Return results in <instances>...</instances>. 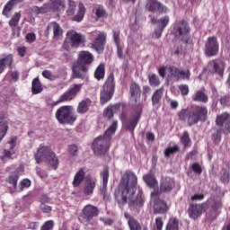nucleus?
I'll use <instances>...</instances> for the list:
<instances>
[{
  "label": "nucleus",
  "instance_id": "f257e3e1",
  "mask_svg": "<svg viewBox=\"0 0 230 230\" xmlns=\"http://www.w3.org/2000/svg\"><path fill=\"white\" fill-rule=\"evenodd\" d=\"M137 176L134 172L127 171L119 181L114 197L118 204L123 206L128 202L130 209L139 213L145 206V195H143V190H137Z\"/></svg>",
  "mask_w": 230,
  "mask_h": 230
},
{
  "label": "nucleus",
  "instance_id": "f03ea898",
  "mask_svg": "<svg viewBox=\"0 0 230 230\" xmlns=\"http://www.w3.org/2000/svg\"><path fill=\"white\" fill-rule=\"evenodd\" d=\"M118 128V121H113L108 129L104 132L102 136L97 137L93 145L92 148L95 155H106V162L111 161V156L109 155V146H111V139H112V134L116 132Z\"/></svg>",
  "mask_w": 230,
  "mask_h": 230
},
{
  "label": "nucleus",
  "instance_id": "7ed1b4c3",
  "mask_svg": "<svg viewBox=\"0 0 230 230\" xmlns=\"http://www.w3.org/2000/svg\"><path fill=\"white\" fill-rule=\"evenodd\" d=\"M179 119L184 121L187 119L188 125H197L199 121H206L208 119V108L206 106L194 105L192 110L182 109L178 112Z\"/></svg>",
  "mask_w": 230,
  "mask_h": 230
},
{
  "label": "nucleus",
  "instance_id": "20e7f679",
  "mask_svg": "<svg viewBox=\"0 0 230 230\" xmlns=\"http://www.w3.org/2000/svg\"><path fill=\"white\" fill-rule=\"evenodd\" d=\"M94 61V56L89 51L79 52L77 62L73 65L72 71L74 78H80L85 80L87 78V71H89V66Z\"/></svg>",
  "mask_w": 230,
  "mask_h": 230
},
{
  "label": "nucleus",
  "instance_id": "39448f33",
  "mask_svg": "<svg viewBox=\"0 0 230 230\" xmlns=\"http://www.w3.org/2000/svg\"><path fill=\"white\" fill-rule=\"evenodd\" d=\"M35 159L38 164H40V163L44 162L47 163L49 166H51L53 170H57V168H58V158L49 147H40L35 154Z\"/></svg>",
  "mask_w": 230,
  "mask_h": 230
},
{
  "label": "nucleus",
  "instance_id": "423d86ee",
  "mask_svg": "<svg viewBox=\"0 0 230 230\" xmlns=\"http://www.w3.org/2000/svg\"><path fill=\"white\" fill-rule=\"evenodd\" d=\"M190 31V25L188 24V22L184 20L176 22L172 30L174 37L180 39L183 44H191V36Z\"/></svg>",
  "mask_w": 230,
  "mask_h": 230
},
{
  "label": "nucleus",
  "instance_id": "0eeeda50",
  "mask_svg": "<svg viewBox=\"0 0 230 230\" xmlns=\"http://www.w3.org/2000/svg\"><path fill=\"white\" fill-rule=\"evenodd\" d=\"M85 43V37L75 31H68L63 43V48L66 51H71V48H80Z\"/></svg>",
  "mask_w": 230,
  "mask_h": 230
},
{
  "label": "nucleus",
  "instance_id": "6e6552de",
  "mask_svg": "<svg viewBox=\"0 0 230 230\" xmlns=\"http://www.w3.org/2000/svg\"><path fill=\"white\" fill-rule=\"evenodd\" d=\"M115 87L116 83L114 82V74L111 73L104 85L102 86V91L101 92V103L102 105L107 103V102H111L112 96H114Z\"/></svg>",
  "mask_w": 230,
  "mask_h": 230
},
{
  "label": "nucleus",
  "instance_id": "1a4fd4ad",
  "mask_svg": "<svg viewBox=\"0 0 230 230\" xmlns=\"http://www.w3.org/2000/svg\"><path fill=\"white\" fill-rule=\"evenodd\" d=\"M56 119L62 125L73 124L76 121V117L73 114V107L71 106H62L58 109L56 112Z\"/></svg>",
  "mask_w": 230,
  "mask_h": 230
},
{
  "label": "nucleus",
  "instance_id": "9d476101",
  "mask_svg": "<svg viewBox=\"0 0 230 230\" xmlns=\"http://www.w3.org/2000/svg\"><path fill=\"white\" fill-rule=\"evenodd\" d=\"M159 195H161L159 190H155L151 193V202H153L154 213H166V211H168V205H166V202L159 199Z\"/></svg>",
  "mask_w": 230,
  "mask_h": 230
},
{
  "label": "nucleus",
  "instance_id": "9b49d317",
  "mask_svg": "<svg viewBox=\"0 0 230 230\" xmlns=\"http://www.w3.org/2000/svg\"><path fill=\"white\" fill-rule=\"evenodd\" d=\"M209 206V210L207 214V217L210 222L216 220L218 215L220 214L219 209H222V201L220 199H211L208 201Z\"/></svg>",
  "mask_w": 230,
  "mask_h": 230
},
{
  "label": "nucleus",
  "instance_id": "f8f14e48",
  "mask_svg": "<svg viewBox=\"0 0 230 230\" xmlns=\"http://www.w3.org/2000/svg\"><path fill=\"white\" fill-rule=\"evenodd\" d=\"M82 87H84L82 84H72L70 88L60 96L58 102H71V100L76 98V94L82 91Z\"/></svg>",
  "mask_w": 230,
  "mask_h": 230
},
{
  "label": "nucleus",
  "instance_id": "ddd939ff",
  "mask_svg": "<svg viewBox=\"0 0 230 230\" xmlns=\"http://www.w3.org/2000/svg\"><path fill=\"white\" fill-rule=\"evenodd\" d=\"M218 53V41L216 37H209L205 43V55L215 57Z\"/></svg>",
  "mask_w": 230,
  "mask_h": 230
},
{
  "label": "nucleus",
  "instance_id": "4468645a",
  "mask_svg": "<svg viewBox=\"0 0 230 230\" xmlns=\"http://www.w3.org/2000/svg\"><path fill=\"white\" fill-rule=\"evenodd\" d=\"M205 208H208V203L201 204H190L188 208V215L192 220H197L202 213H204Z\"/></svg>",
  "mask_w": 230,
  "mask_h": 230
},
{
  "label": "nucleus",
  "instance_id": "2eb2a0df",
  "mask_svg": "<svg viewBox=\"0 0 230 230\" xmlns=\"http://www.w3.org/2000/svg\"><path fill=\"white\" fill-rule=\"evenodd\" d=\"M216 124L217 127L223 128L224 134H230V115L227 112H224L217 116Z\"/></svg>",
  "mask_w": 230,
  "mask_h": 230
},
{
  "label": "nucleus",
  "instance_id": "dca6fc26",
  "mask_svg": "<svg viewBox=\"0 0 230 230\" xmlns=\"http://www.w3.org/2000/svg\"><path fill=\"white\" fill-rule=\"evenodd\" d=\"M146 10H147V12H152L153 13L155 12H159V13H166V12H168V8L157 0H146Z\"/></svg>",
  "mask_w": 230,
  "mask_h": 230
},
{
  "label": "nucleus",
  "instance_id": "f3484780",
  "mask_svg": "<svg viewBox=\"0 0 230 230\" xmlns=\"http://www.w3.org/2000/svg\"><path fill=\"white\" fill-rule=\"evenodd\" d=\"M130 93V102L132 105H137V107H141V104L138 103L139 98H141V86L137 84V83L131 84L129 87Z\"/></svg>",
  "mask_w": 230,
  "mask_h": 230
},
{
  "label": "nucleus",
  "instance_id": "a211bd4d",
  "mask_svg": "<svg viewBox=\"0 0 230 230\" xmlns=\"http://www.w3.org/2000/svg\"><path fill=\"white\" fill-rule=\"evenodd\" d=\"M143 111L139 109L138 111H136L135 115L132 116L131 119H129L125 124L124 127L126 130H128L131 132V134H134V128L137 127V123H139V119H141V114Z\"/></svg>",
  "mask_w": 230,
  "mask_h": 230
},
{
  "label": "nucleus",
  "instance_id": "6ab92c4d",
  "mask_svg": "<svg viewBox=\"0 0 230 230\" xmlns=\"http://www.w3.org/2000/svg\"><path fill=\"white\" fill-rule=\"evenodd\" d=\"M175 188V180L171 177H164L160 181V192L170 193Z\"/></svg>",
  "mask_w": 230,
  "mask_h": 230
},
{
  "label": "nucleus",
  "instance_id": "aec40b11",
  "mask_svg": "<svg viewBox=\"0 0 230 230\" xmlns=\"http://www.w3.org/2000/svg\"><path fill=\"white\" fill-rule=\"evenodd\" d=\"M49 30H53V39H59L64 33V30H62V27L57 22H51L48 24L45 31L46 37H49Z\"/></svg>",
  "mask_w": 230,
  "mask_h": 230
},
{
  "label": "nucleus",
  "instance_id": "412c9836",
  "mask_svg": "<svg viewBox=\"0 0 230 230\" xmlns=\"http://www.w3.org/2000/svg\"><path fill=\"white\" fill-rule=\"evenodd\" d=\"M107 41V33L100 32L95 39L94 42L92 44V48L101 53L103 51V48L105 46V42Z\"/></svg>",
  "mask_w": 230,
  "mask_h": 230
},
{
  "label": "nucleus",
  "instance_id": "4be33fe9",
  "mask_svg": "<svg viewBox=\"0 0 230 230\" xmlns=\"http://www.w3.org/2000/svg\"><path fill=\"white\" fill-rule=\"evenodd\" d=\"M98 208L93 206V205H86L83 208V215L84 218H85L86 222H91L94 217H98Z\"/></svg>",
  "mask_w": 230,
  "mask_h": 230
},
{
  "label": "nucleus",
  "instance_id": "5701e85b",
  "mask_svg": "<svg viewBox=\"0 0 230 230\" xmlns=\"http://www.w3.org/2000/svg\"><path fill=\"white\" fill-rule=\"evenodd\" d=\"M101 176L102 179V193H106V200H109L111 199V194L107 191V184L109 183V167L105 166L101 172Z\"/></svg>",
  "mask_w": 230,
  "mask_h": 230
},
{
  "label": "nucleus",
  "instance_id": "b1692460",
  "mask_svg": "<svg viewBox=\"0 0 230 230\" xmlns=\"http://www.w3.org/2000/svg\"><path fill=\"white\" fill-rule=\"evenodd\" d=\"M193 102H199V103H208L209 101V97L206 94V89L201 88L200 90L196 91V93L192 95Z\"/></svg>",
  "mask_w": 230,
  "mask_h": 230
},
{
  "label": "nucleus",
  "instance_id": "393cba45",
  "mask_svg": "<svg viewBox=\"0 0 230 230\" xmlns=\"http://www.w3.org/2000/svg\"><path fill=\"white\" fill-rule=\"evenodd\" d=\"M151 18V23L156 24L157 28H160L162 30H164L166 26H168V22H170V16L166 15L160 19H156L155 17H153L152 15H149Z\"/></svg>",
  "mask_w": 230,
  "mask_h": 230
},
{
  "label": "nucleus",
  "instance_id": "a878e982",
  "mask_svg": "<svg viewBox=\"0 0 230 230\" xmlns=\"http://www.w3.org/2000/svg\"><path fill=\"white\" fill-rule=\"evenodd\" d=\"M47 6H49V12H58L60 8H66V1L50 0L49 3H47Z\"/></svg>",
  "mask_w": 230,
  "mask_h": 230
},
{
  "label": "nucleus",
  "instance_id": "bb28decb",
  "mask_svg": "<svg viewBox=\"0 0 230 230\" xmlns=\"http://www.w3.org/2000/svg\"><path fill=\"white\" fill-rule=\"evenodd\" d=\"M91 103H93V102H91V99L89 98L81 101L77 106L78 114H85L89 112V107H91Z\"/></svg>",
  "mask_w": 230,
  "mask_h": 230
},
{
  "label": "nucleus",
  "instance_id": "cd10ccee",
  "mask_svg": "<svg viewBox=\"0 0 230 230\" xmlns=\"http://www.w3.org/2000/svg\"><path fill=\"white\" fill-rule=\"evenodd\" d=\"M226 69V64L224 62H213V68L212 71L216 75H218L220 78L224 77V71Z\"/></svg>",
  "mask_w": 230,
  "mask_h": 230
},
{
  "label": "nucleus",
  "instance_id": "c85d7f7f",
  "mask_svg": "<svg viewBox=\"0 0 230 230\" xmlns=\"http://www.w3.org/2000/svg\"><path fill=\"white\" fill-rule=\"evenodd\" d=\"M96 187V182L94 180L91 178H87L84 184V193L85 195H93V192L94 191V188Z\"/></svg>",
  "mask_w": 230,
  "mask_h": 230
},
{
  "label": "nucleus",
  "instance_id": "c756f323",
  "mask_svg": "<svg viewBox=\"0 0 230 230\" xmlns=\"http://www.w3.org/2000/svg\"><path fill=\"white\" fill-rule=\"evenodd\" d=\"M144 181L149 188H155L157 186V180L154 173L149 172L143 177Z\"/></svg>",
  "mask_w": 230,
  "mask_h": 230
},
{
  "label": "nucleus",
  "instance_id": "7c9ffc66",
  "mask_svg": "<svg viewBox=\"0 0 230 230\" xmlns=\"http://www.w3.org/2000/svg\"><path fill=\"white\" fill-rule=\"evenodd\" d=\"M21 21V13H15L12 19L9 21V26L12 28V35L15 37V27L19 25Z\"/></svg>",
  "mask_w": 230,
  "mask_h": 230
},
{
  "label": "nucleus",
  "instance_id": "2f4dec72",
  "mask_svg": "<svg viewBox=\"0 0 230 230\" xmlns=\"http://www.w3.org/2000/svg\"><path fill=\"white\" fill-rule=\"evenodd\" d=\"M121 107V104L117 103L115 105L109 106L106 110H104L103 116L108 119H111L114 116L115 111H118Z\"/></svg>",
  "mask_w": 230,
  "mask_h": 230
},
{
  "label": "nucleus",
  "instance_id": "473e14b6",
  "mask_svg": "<svg viewBox=\"0 0 230 230\" xmlns=\"http://www.w3.org/2000/svg\"><path fill=\"white\" fill-rule=\"evenodd\" d=\"M85 179V172H84V169H80L76 174L75 175L73 184L75 187L80 186L82 184V181Z\"/></svg>",
  "mask_w": 230,
  "mask_h": 230
},
{
  "label": "nucleus",
  "instance_id": "72a5a7b5",
  "mask_svg": "<svg viewBox=\"0 0 230 230\" xmlns=\"http://www.w3.org/2000/svg\"><path fill=\"white\" fill-rule=\"evenodd\" d=\"M13 62V58L12 55H9L2 59H0V75L4 71V67L6 66H12V63Z\"/></svg>",
  "mask_w": 230,
  "mask_h": 230
},
{
  "label": "nucleus",
  "instance_id": "f704fd0d",
  "mask_svg": "<svg viewBox=\"0 0 230 230\" xmlns=\"http://www.w3.org/2000/svg\"><path fill=\"white\" fill-rule=\"evenodd\" d=\"M163 91H164V89L160 88L154 92L153 96H152V104L153 105H158V103H160L161 99L163 98Z\"/></svg>",
  "mask_w": 230,
  "mask_h": 230
},
{
  "label": "nucleus",
  "instance_id": "c9c22d12",
  "mask_svg": "<svg viewBox=\"0 0 230 230\" xmlns=\"http://www.w3.org/2000/svg\"><path fill=\"white\" fill-rule=\"evenodd\" d=\"M41 91H42V84H40V80H39V77H36L32 81V85H31L32 94H40Z\"/></svg>",
  "mask_w": 230,
  "mask_h": 230
},
{
  "label": "nucleus",
  "instance_id": "e433bc0d",
  "mask_svg": "<svg viewBox=\"0 0 230 230\" xmlns=\"http://www.w3.org/2000/svg\"><path fill=\"white\" fill-rule=\"evenodd\" d=\"M78 8V13L73 17V21H76V22H80L84 19V15H85V6H84V4L80 3Z\"/></svg>",
  "mask_w": 230,
  "mask_h": 230
},
{
  "label": "nucleus",
  "instance_id": "4c0bfd02",
  "mask_svg": "<svg viewBox=\"0 0 230 230\" xmlns=\"http://www.w3.org/2000/svg\"><path fill=\"white\" fill-rule=\"evenodd\" d=\"M214 133H212V141L216 144L218 145L220 141L222 140V128L218 129L217 128H214Z\"/></svg>",
  "mask_w": 230,
  "mask_h": 230
},
{
  "label": "nucleus",
  "instance_id": "58836bf2",
  "mask_svg": "<svg viewBox=\"0 0 230 230\" xmlns=\"http://www.w3.org/2000/svg\"><path fill=\"white\" fill-rule=\"evenodd\" d=\"M166 230H179V220L175 217H172L169 220Z\"/></svg>",
  "mask_w": 230,
  "mask_h": 230
},
{
  "label": "nucleus",
  "instance_id": "ea45409f",
  "mask_svg": "<svg viewBox=\"0 0 230 230\" xmlns=\"http://www.w3.org/2000/svg\"><path fill=\"white\" fill-rule=\"evenodd\" d=\"M148 81H149V84L152 87H157V85L161 84V80H159V77L155 74H150L148 75Z\"/></svg>",
  "mask_w": 230,
  "mask_h": 230
},
{
  "label": "nucleus",
  "instance_id": "a19ab883",
  "mask_svg": "<svg viewBox=\"0 0 230 230\" xmlns=\"http://www.w3.org/2000/svg\"><path fill=\"white\" fill-rule=\"evenodd\" d=\"M32 12L39 15L40 13H48L49 12V7L48 6V4H44L43 6H33Z\"/></svg>",
  "mask_w": 230,
  "mask_h": 230
},
{
  "label": "nucleus",
  "instance_id": "79ce46f5",
  "mask_svg": "<svg viewBox=\"0 0 230 230\" xmlns=\"http://www.w3.org/2000/svg\"><path fill=\"white\" fill-rule=\"evenodd\" d=\"M6 132H8V122L1 121L0 122V143L3 141L4 136H6Z\"/></svg>",
  "mask_w": 230,
  "mask_h": 230
},
{
  "label": "nucleus",
  "instance_id": "37998d69",
  "mask_svg": "<svg viewBox=\"0 0 230 230\" xmlns=\"http://www.w3.org/2000/svg\"><path fill=\"white\" fill-rule=\"evenodd\" d=\"M94 76L97 80H102L105 76V66L100 65L95 70Z\"/></svg>",
  "mask_w": 230,
  "mask_h": 230
},
{
  "label": "nucleus",
  "instance_id": "c03bdc74",
  "mask_svg": "<svg viewBox=\"0 0 230 230\" xmlns=\"http://www.w3.org/2000/svg\"><path fill=\"white\" fill-rule=\"evenodd\" d=\"M13 1H9L5 6L4 7V10H3V15H4L5 17H10V11L11 10H13Z\"/></svg>",
  "mask_w": 230,
  "mask_h": 230
},
{
  "label": "nucleus",
  "instance_id": "a18cd8bd",
  "mask_svg": "<svg viewBox=\"0 0 230 230\" xmlns=\"http://www.w3.org/2000/svg\"><path fill=\"white\" fill-rule=\"evenodd\" d=\"M190 76H191L190 70H180L177 80H190Z\"/></svg>",
  "mask_w": 230,
  "mask_h": 230
},
{
  "label": "nucleus",
  "instance_id": "49530a36",
  "mask_svg": "<svg viewBox=\"0 0 230 230\" xmlns=\"http://www.w3.org/2000/svg\"><path fill=\"white\" fill-rule=\"evenodd\" d=\"M68 154L71 157H78V146L75 144L68 146Z\"/></svg>",
  "mask_w": 230,
  "mask_h": 230
},
{
  "label": "nucleus",
  "instance_id": "de8ad7c7",
  "mask_svg": "<svg viewBox=\"0 0 230 230\" xmlns=\"http://www.w3.org/2000/svg\"><path fill=\"white\" fill-rule=\"evenodd\" d=\"M75 10H76V3H75V1L69 0L66 14L67 15H75Z\"/></svg>",
  "mask_w": 230,
  "mask_h": 230
},
{
  "label": "nucleus",
  "instance_id": "09e8293b",
  "mask_svg": "<svg viewBox=\"0 0 230 230\" xmlns=\"http://www.w3.org/2000/svg\"><path fill=\"white\" fill-rule=\"evenodd\" d=\"M17 181H19V175L11 174L8 177L7 182H9V184H12L13 190H15V188H17Z\"/></svg>",
  "mask_w": 230,
  "mask_h": 230
},
{
  "label": "nucleus",
  "instance_id": "8fccbe9b",
  "mask_svg": "<svg viewBox=\"0 0 230 230\" xmlns=\"http://www.w3.org/2000/svg\"><path fill=\"white\" fill-rule=\"evenodd\" d=\"M181 141L184 146H190V145H191V139H190V134H188V131H184Z\"/></svg>",
  "mask_w": 230,
  "mask_h": 230
},
{
  "label": "nucleus",
  "instance_id": "3c124183",
  "mask_svg": "<svg viewBox=\"0 0 230 230\" xmlns=\"http://www.w3.org/2000/svg\"><path fill=\"white\" fill-rule=\"evenodd\" d=\"M168 73L171 75V76H172V78H176V80L179 77V73L181 71V69L175 67V66H169L167 68Z\"/></svg>",
  "mask_w": 230,
  "mask_h": 230
},
{
  "label": "nucleus",
  "instance_id": "603ef678",
  "mask_svg": "<svg viewBox=\"0 0 230 230\" xmlns=\"http://www.w3.org/2000/svg\"><path fill=\"white\" fill-rule=\"evenodd\" d=\"M130 230H141V225L136 219H130L128 221Z\"/></svg>",
  "mask_w": 230,
  "mask_h": 230
},
{
  "label": "nucleus",
  "instance_id": "864d4df0",
  "mask_svg": "<svg viewBox=\"0 0 230 230\" xmlns=\"http://www.w3.org/2000/svg\"><path fill=\"white\" fill-rule=\"evenodd\" d=\"M175 152H179V147L177 146H174L172 147H168L164 151V156L170 157L172 154H175Z\"/></svg>",
  "mask_w": 230,
  "mask_h": 230
},
{
  "label": "nucleus",
  "instance_id": "5fc2aeb1",
  "mask_svg": "<svg viewBox=\"0 0 230 230\" xmlns=\"http://www.w3.org/2000/svg\"><path fill=\"white\" fill-rule=\"evenodd\" d=\"M179 91H181L182 96H188L190 93V87H188V84H180Z\"/></svg>",
  "mask_w": 230,
  "mask_h": 230
},
{
  "label": "nucleus",
  "instance_id": "6e6d98bb",
  "mask_svg": "<svg viewBox=\"0 0 230 230\" xmlns=\"http://www.w3.org/2000/svg\"><path fill=\"white\" fill-rule=\"evenodd\" d=\"M95 15L99 19L102 17H105V15H106V17L109 16V14L105 12V10H103V8H100V7L96 9Z\"/></svg>",
  "mask_w": 230,
  "mask_h": 230
},
{
  "label": "nucleus",
  "instance_id": "4d7b16f0",
  "mask_svg": "<svg viewBox=\"0 0 230 230\" xmlns=\"http://www.w3.org/2000/svg\"><path fill=\"white\" fill-rule=\"evenodd\" d=\"M163 31H164V29H161L159 27H156L154 33H153V37L155 39H161V35H163Z\"/></svg>",
  "mask_w": 230,
  "mask_h": 230
},
{
  "label": "nucleus",
  "instance_id": "13d9d810",
  "mask_svg": "<svg viewBox=\"0 0 230 230\" xmlns=\"http://www.w3.org/2000/svg\"><path fill=\"white\" fill-rule=\"evenodd\" d=\"M42 76H44V78H47L48 80H55V75H53V74L49 70H44L42 72Z\"/></svg>",
  "mask_w": 230,
  "mask_h": 230
},
{
  "label": "nucleus",
  "instance_id": "bf43d9fd",
  "mask_svg": "<svg viewBox=\"0 0 230 230\" xmlns=\"http://www.w3.org/2000/svg\"><path fill=\"white\" fill-rule=\"evenodd\" d=\"M192 170L195 172V173H198V175H200L202 173V167H200V164L199 163H195L192 164Z\"/></svg>",
  "mask_w": 230,
  "mask_h": 230
},
{
  "label": "nucleus",
  "instance_id": "052dcab7",
  "mask_svg": "<svg viewBox=\"0 0 230 230\" xmlns=\"http://www.w3.org/2000/svg\"><path fill=\"white\" fill-rule=\"evenodd\" d=\"M54 223L53 221H47L42 226H41V230H51V228L53 227Z\"/></svg>",
  "mask_w": 230,
  "mask_h": 230
},
{
  "label": "nucleus",
  "instance_id": "680f3d73",
  "mask_svg": "<svg viewBox=\"0 0 230 230\" xmlns=\"http://www.w3.org/2000/svg\"><path fill=\"white\" fill-rule=\"evenodd\" d=\"M119 35H120V32L119 31H113V40L116 46H119Z\"/></svg>",
  "mask_w": 230,
  "mask_h": 230
},
{
  "label": "nucleus",
  "instance_id": "e2e57ef3",
  "mask_svg": "<svg viewBox=\"0 0 230 230\" xmlns=\"http://www.w3.org/2000/svg\"><path fill=\"white\" fill-rule=\"evenodd\" d=\"M40 208L43 213H51V207L46 205V203L40 204Z\"/></svg>",
  "mask_w": 230,
  "mask_h": 230
},
{
  "label": "nucleus",
  "instance_id": "0e129e2a",
  "mask_svg": "<svg viewBox=\"0 0 230 230\" xmlns=\"http://www.w3.org/2000/svg\"><path fill=\"white\" fill-rule=\"evenodd\" d=\"M35 39H37V36L33 32L28 33L26 35L27 42H35Z\"/></svg>",
  "mask_w": 230,
  "mask_h": 230
},
{
  "label": "nucleus",
  "instance_id": "69168bd1",
  "mask_svg": "<svg viewBox=\"0 0 230 230\" xmlns=\"http://www.w3.org/2000/svg\"><path fill=\"white\" fill-rule=\"evenodd\" d=\"M21 191H22V188H30L31 186V181L29 179H24L22 182Z\"/></svg>",
  "mask_w": 230,
  "mask_h": 230
},
{
  "label": "nucleus",
  "instance_id": "338daca9",
  "mask_svg": "<svg viewBox=\"0 0 230 230\" xmlns=\"http://www.w3.org/2000/svg\"><path fill=\"white\" fill-rule=\"evenodd\" d=\"M156 228L157 230H163V218L156 217L155 219Z\"/></svg>",
  "mask_w": 230,
  "mask_h": 230
},
{
  "label": "nucleus",
  "instance_id": "774afa93",
  "mask_svg": "<svg viewBox=\"0 0 230 230\" xmlns=\"http://www.w3.org/2000/svg\"><path fill=\"white\" fill-rule=\"evenodd\" d=\"M221 181L224 182V184H227L229 182V172H224L221 176Z\"/></svg>",
  "mask_w": 230,
  "mask_h": 230
}]
</instances>
